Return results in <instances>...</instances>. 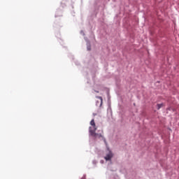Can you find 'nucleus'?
Here are the masks:
<instances>
[{
	"instance_id": "3",
	"label": "nucleus",
	"mask_w": 179,
	"mask_h": 179,
	"mask_svg": "<svg viewBox=\"0 0 179 179\" xmlns=\"http://www.w3.org/2000/svg\"><path fill=\"white\" fill-rule=\"evenodd\" d=\"M96 99L100 100L99 107H101L103 106V98L101 96H96Z\"/></svg>"
},
{
	"instance_id": "2",
	"label": "nucleus",
	"mask_w": 179,
	"mask_h": 179,
	"mask_svg": "<svg viewBox=\"0 0 179 179\" xmlns=\"http://www.w3.org/2000/svg\"><path fill=\"white\" fill-rule=\"evenodd\" d=\"M104 159L105 160H106V162L111 160V159H113V152L110 151L109 153L107 154L106 156L104 157Z\"/></svg>"
},
{
	"instance_id": "4",
	"label": "nucleus",
	"mask_w": 179,
	"mask_h": 179,
	"mask_svg": "<svg viewBox=\"0 0 179 179\" xmlns=\"http://www.w3.org/2000/svg\"><path fill=\"white\" fill-rule=\"evenodd\" d=\"M162 107H163V103L157 104V110H160V108H162Z\"/></svg>"
},
{
	"instance_id": "6",
	"label": "nucleus",
	"mask_w": 179,
	"mask_h": 179,
	"mask_svg": "<svg viewBox=\"0 0 179 179\" xmlns=\"http://www.w3.org/2000/svg\"><path fill=\"white\" fill-rule=\"evenodd\" d=\"M87 50H88L89 51H90V47H88V48H87Z\"/></svg>"
},
{
	"instance_id": "7",
	"label": "nucleus",
	"mask_w": 179,
	"mask_h": 179,
	"mask_svg": "<svg viewBox=\"0 0 179 179\" xmlns=\"http://www.w3.org/2000/svg\"><path fill=\"white\" fill-rule=\"evenodd\" d=\"M94 115H97V114H96V113H94Z\"/></svg>"
},
{
	"instance_id": "1",
	"label": "nucleus",
	"mask_w": 179,
	"mask_h": 179,
	"mask_svg": "<svg viewBox=\"0 0 179 179\" xmlns=\"http://www.w3.org/2000/svg\"><path fill=\"white\" fill-rule=\"evenodd\" d=\"M91 127H90V134L92 136H94V138H100L101 134H96V131H97V127H96V123L94 122V119H92L90 122Z\"/></svg>"
},
{
	"instance_id": "5",
	"label": "nucleus",
	"mask_w": 179,
	"mask_h": 179,
	"mask_svg": "<svg viewBox=\"0 0 179 179\" xmlns=\"http://www.w3.org/2000/svg\"><path fill=\"white\" fill-rule=\"evenodd\" d=\"M96 106H99V101H96Z\"/></svg>"
}]
</instances>
